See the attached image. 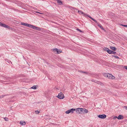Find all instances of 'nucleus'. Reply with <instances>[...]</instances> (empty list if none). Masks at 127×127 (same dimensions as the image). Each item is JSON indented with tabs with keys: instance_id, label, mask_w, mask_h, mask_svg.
Wrapping results in <instances>:
<instances>
[{
	"instance_id": "nucleus-1",
	"label": "nucleus",
	"mask_w": 127,
	"mask_h": 127,
	"mask_svg": "<svg viewBox=\"0 0 127 127\" xmlns=\"http://www.w3.org/2000/svg\"><path fill=\"white\" fill-rule=\"evenodd\" d=\"M52 51H53L55 54H58L62 52V50H61L58 49L57 48L52 49Z\"/></svg>"
},
{
	"instance_id": "nucleus-10",
	"label": "nucleus",
	"mask_w": 127,
	"mask_h": 127,
	"mask_svg": "<svg viewBox=\"0 0 127 127\" xmlns=\"http://www.w3.org/2000/svg\"><path fill=\"white\" fill-rule=\"evenodd\" d=\"M20 24L21 25H24V26H26L28 27H29V24H28L26 23H23V22H21Z\"/></svg>"
},
{
	"instance_id": "nucleus-31",
	"label": "nucleus",
	"mask_w": 127,
	"mask_h": 127,
	"mask_svg": "<svg viewBox=\"0 0 127 127\" xmlns=\"http://www.w3.org/2000/svg\"><path fill=\"white\" fill-rule=\"evenodd\" d=\"M5 96V95H2L0 96V98H3V96Z\"/></svg>"
},
{
	"instance_id": "nucleus-30",
	"label": "nucleus",
	"mask_w": 127,
	"mask_h": 127,
	"mask_svg": "<svg viewBox=\"0 0 127 127\" xmlns=\"http://www.w3.org/2000/svg\"><path fill=\"white\" fill-rule=\"evenodd\" d=\"M77 30L78 31H79L80 32H82V31L80 30L79 29H77Z\"/></svg>"
},
{
	"instance_id": "nucleus-18",
	"label": "nucleus",
	"mask_w": 127,
	"mask_h": 127,
	"mask_svg": "<svg viewBox=\"0 0 127 127\" xmlns=\"http://www.w3.org/2000/svg\"><path fill=\"white\" fill-rule=\"evenodd\" d=\"M108 73H104L103 75H104V76L105 77H107V75H108Z\"/></svg>"
},
{
	"instance_id": "nucleus-24",
	"label": "nucleus",
	"mask_w": 127,
	"mask_h": 127,
	"mask_svg": "<svg viewBox=\"0 0 127 127\" xmlns=\"http://www.w3.org/2000/svg\"><path fill=\"white\" fill-rule=\"evenodd\" d=\"M5 120L6 121H7L8 120V119L6 117H5L4 118Z\"/></svg>"
},
{
	"instance_id": "nucleus-27",
	"label": "nucleus",
	"mask_w": 127,
	"mask_h": 127,
	"mask_svg": "<svg viewBox=\"0 0 127 127\" xmlns=\"http://www.w3.org/2000/svg\"><path fill=\"white\" fill-rule=\"evenodd\" d=\"M35 112L36 113V114H38L39 113V111H35Z\"/></svg>"
},
{
	"instance_id": "nucleus-17",
	"label": "nucleus",
	"mask_w": 127,
	"mask_h": 127,
	"mask_svg": "<svg viewBox=\"0 0 127 127\" xmlns=\"http://www.w3.org/2000/svg\"><path fill=\"white\" fill-rule=\"evenodd\" d=\"M36 86H32V87H31V88L33 89H35L36 88Z\"/></svg>"
},
{
	"instance_id": "nucleus-13",
	"label": "nucleus",
	"mask_w": 127,
	"mask_h": 127,
	"mask_svg": "<svg viewBox=\"0 0 127 127\" xmlns=\"http://www.w3.org/2000/svg\"><path fill=\"white\" fill-rule=\"evenodd\" d=\"M3 25H4V26H3V27H5V28H7L8 29H10V26H9L7 25H6L4 24Z\"/></svg>"
},
{
	"instance_id": "nucleus-25",
	"label": "nucleus",
	"mask_w": 127,
	"mask_h": 127,
	"mask_svg": "<svg viewBox=\"0 0 127 127\" xmlns=\"http://www.w3.org/2000/svg\"><path fill=\"white\" fill-rule=\"evenodd\" d=\"M121 26H123L127 28V25H123V24H121Z\"/></svg>"
},
{
	"instance_id": "nucleus-28",
	"label": "nucleus",
	"mask_w": 127,
	"mask_h": 127,
	"mask_svg": "<svg viewBox=\"0 0 127 127\" xmlns=\"http://www.w3.org/2000/svg\"><path fill=\"white\" fill-rule=\"evenodd\" d=\"M116 52L114 51H112L111 54H115Z\"/></svg>"
},
{
	"instance_id": "nucleus-4",
	"label": "nucleus",
	"mask_w": 127,
	"mask_h": 127,
	"mask_svg": "<svg viewBox=\"0 0 127 127\" xmlns=\"http://www.w3.org/2000/svg\"><path fill=\"white\" fill-rule=\"evenodd\" d=\"M28 27L37 30H39V27H36L33 25L30 24H29Z\"/></svg>"
},
{
	"instance_id": "nucleus-22",
	"label": "nucleus",
	"mask_w": 127,
	"mask_h": 127,
	"mask_svg": "<svg viewBox=\"0 0 127 127\" xmlns=\"http://www.w3.org/2000/svg\"><path fill=\"white\" fill-rule=\"evenodd\" d=\"M112 57H114L115 58H116L117 59H118L119 58V57H118L117 56H114V55H112Z\"/></svg>"
},
{
	"instance_id": "nucleus-5",
	"label": "nucleus",
	"mask_w": 127,
	"mask_h": 127,
	"mask_svg": "<svg viewBox=\"0 0 127 127\" xmlns=\"http://www.w3.org/2000/svg\"><path fill=\"white\" fill-rule=\"evenodd\" d=\"M108 75L107 76V78L110 79H114L115 78V77L112 75L111 74H109L108 73Z\"/></svg>"
},
{
	"instance_id": "nucleus-21",
	"label": "nucleus",
	"mask_w": 127,
	"mask_h": 127,
	"mask_svg": "<svg viewBox=\"0 0 127 127\" xmlns=\"http://www.w3.org/2000/svg\"><path fill=\"white\" fill-rule=\"evenodd\" d=\"M83 15L85 17H87V16H88L89 17V16L88 15H87L86 14H85L83 13Z\"/></svg>"
},
{
	"instance_id": "nucleus-36",
	"label": "nucleus",
	"mask_w": 127,
	"mask_h": 127,
	"mask_svg": "<svg viewBox=\"0 0 127 127\" xmlns=\"http://www.w3.org/2000/svg\"><path fill=\"white\" fill-rule=\"evenodd\" d=\"M82 72V73H86L85 72L82 71V72Z\"/></svg>"
},
{
	"instance_id": "nucleus-6",
	"label": "nucleus",
	"mask_w": 127,
	"mask_h": 127,
	"mask_svg": "<svg viewBox=\"0 0 127 127\" xmlns=\"http://www.w3.org/2000/svg\"><path fill=\"white\" fill-rule=\"evenodd\" d=\"M98 118L101 119H105L106 117V115L104 114L100 115L98 116Z\"/></svg>"
},
{
	"instance_id": "nucleus-33",
	"label": "nucleus",
	"mask_w": 127,
	"mask_h": 127,
	"mask_svg": "<svg viewBox=\"0 0 127 127\" xmlns=\"http://www.w3.org/2000/svg\"><path fill=\"white\" fill-rule=\"evenodd\" d=\"M35 12L36 13H39L41 14H43V13H40V12H37V11H36V12Z\"/></svg>"
},
{
	"instance_id": "nucleus-29",
	"label": "nucleus",
	"mask_w": 127,
	"mask_h": 127,
	"mask_svg": "<svg viewBox=\"0 0 127 127\" xmlns=\"http://www.w3.org/2000/svg\"><path fill=\"white\" fill-rule=\"evenodd\" d=\"M117 118L118 119V117H117V116H115L114 117L113 119H115Z\"/></svg>"
},
{
	"instance_id": "nucleus-7",
	"label": "nucleus",
	"mask_w": 127,
	"mask_h": 127,
	"mask_svg": "<svg viewBox=\"0 0 127 127\" xmlns=\"http://www.w3.org/2000/svg\"><path fill=\"white\" fill-rule=\"evenodd\" d=\"M83 108H78L76 109H75L76 112L77 113H80L81 112H82L83 111Z\"/></svg>"
},
{
	"instance_id": "nucleus-9",
	"label": "nucleus",
	"mask_w": 127,
	"mask_h": 127,
	"mask_svg": "<svg viewBox=\"0 0 127 127\" xmlns=\"http://www.w3.org/2000/svg\"><path fill=\"white\" fill-rule=\"evenodd\" d=\"M124 118V116L121 115H119L118 117V120L123 119Z\"/></svg>"
},
{
	"instance_id": "nucleus-8",
	"label": "nucleus",
	"mask_w": 127,
	"mask_h": 127,
	"mask_svg": "<svg viewBox=\"0 0 127 127\" xmlns=\"http://www.w3.org/2000/svg\"><path fill=\"white\" fill-rule=\"evenodd\" d=\"M89 17L90 18V19H92L95 22V23H96L97 25L98 26L99 25H100V24H99V23L97 22L96 20H95L93 19V18H92V17H91V16H89Z\"/></svg>"
},
{
	"instance_id": "nucleus-20",
	"label": "nucleus",
	"mask_w": 127,
	"mask_h": 127,
	"mask_svg": "<svg viewBox=\"0 0 127 127\" xmlns=\"http://www.w3.org/2000/svg\"><path fill=\"white\" fill-rule=\"evenodd\" d=\"M4 24L2 23L1 22H0V26L3 27V26H4Z\"/></svg>"
},
{
	"instance_id": "nucleus-12",
	"label": "nucleus",
	"mask_w": 127,
	"mask_h": 127,
	"mask_svg": "<svg viewBox=\"0 0 127 127\" xmlns=\"http://www.w3.org/2000/svg\"><path fill=\"white\" fill-rule=\"evenodd\" d=\"M20 124L22 125H24L26 124V123L25 121H21L20 122Z\"/></svg>"
},
{
	"instance_id": "nucleus-32",
	"label": "nucleus",
	"mask_w": 127,
	"mask_h": 127,
	"mask_svg": "<svg viewBox=\"0 0 127 127\" xmlns=\"http://www.w3.org/2000/svg\"><path fill=\"white\" fill-rule=\"evenodd\" d=\"M124 108L126 110H127V106H124Z\"/></svg>"
},
{
	"instance_id": "nucleus-35",
	"label": "nucleus",
	"mask_w": 127,
	"mask_h": 127,
	"mask_svg": "<svg viewBox=\"0 0 127 127\" xmlns=\"http://www.w3.org/2000/svg\"><path fill=\"white\" fill-rule=\"evenodd\" d=\"M110 48H115V47H114L110 46Z\"/></svg>"
},
{
	"instance_id": "nucleus-23",
	"label": "nucleus",
	"mask_w": 127,
	"mask_h": 127,
	"mask_svg": "<svg viewBox=\"0 0 127 127\" xmlns=\"http://www.w3.org/2000/svg\"><path fill=\"white\" fill-rule=\"evenodd\" d=\"M108 48H103V50L105 51H106L107 52V50H108Z\"/></svg>"
},
{
	"instance_id": "nucleus-3",
	"label": "nucleus",
	"mask_w": 127,
	"mask_h": 127,
	"mask_svg": "<svg viewBox=\"0 0 127 127\" xmlns=\"http://www.w3.org/2000/svg\"><path fill=\"white\" fill-rule=\"evenodd\" d=\"M57 97L60 99H63L64 98V94L62 92H60L59 94Z\"/></svg>"
},
{
	"instance_id": "nucleus-2",
	"label": "nucleus",
	"mask_w": 127,
	"mask_h": 127,
	"mask_svg": "<svg viewBox=\"0 0 127 127\" xmlns=\"http://www.w3.org/2000/svg\"><path fill=\"white\" fill-rule=\"evenodd\" d=\"M75 111V109L72 108L66 111L65 113L66 114H69V113H73Z\"/></svg>"
},
{
	"instance_id": "nucleus-34",
	"label": "nucleus",
	"mask_w": 127,
	"mask_h": 127,
	"mask_svg": "<svg viewBox=\"0 0 127 127\" xmlns=\"http://www.w3.org/2000/svg\"><path fill=\"white\" fill-rule=\"evenodd\" d=\"M124 68L127 70V66H124Z\"/></svg>"
},
{
	"instance_id": "nucleus-16",
	"label": "nucleus",
	"mask_w": 127,
	"mask_h": 127,
	"mask_svg": "<svg viewBox=\"0 0 127 127\" xmlns=\"http://www.w3.org/2000/svg\"><path fill=\"white\" fill-rule=\"evenodd\" d=\"M107 50V52L109 54H111L112 52V51L111 50H110L108 49V50Z\"/></svg>"
},
{
	"instance_id": "nucleus-15",
	"label": "nucleus",
	"mask_w": 127,
	"mask_h": 127,
	"mask_svg": "<svg viewBox=\"0 0 127 127\" xmlns=\"http://www.w3.org/2000/svg\"><path fill=\"white\" fill-rule=\"evenodd\" d=\"M102 30H104V29L102 27L101 25L100 24L99 26H98Z\"/></svg>"
},
{
	"instance_id": "nucleus-19",
	"label": "nucleus",
	"mask_w": 127,
	"mask_h": 127,
	"mask_svg": "<svg viewBox=\"0 0 127 127\" xmlns=\"http://www.w3.org/2000/svg\"><path fill=\"white\" fill-rule=\"evenodd\" d=\"M78 12L79 13V14H83V13L82 11L81 10H79L78 11Z\"/></svg>"
},
{
	"instance_id": "nucleus-14",
	"label": "nucleus",
	"mask_w": 127,
	"mask_h": 127,
	"mask_svg": "<svg viewBox=\"0 0 127 127\" xmlns=\"http://www.w3.org/2000/svg\"><path fill=\"white\" fill-rule=\"evenodd\" d=\"M83 112H84V113H88V110L87 109H86L83 108Z\"/></svg>"
},
{
	"instance_id": "nucleus-26",
	"label": "nucleus",
	"mask_w": 127,
	"mask_h": 127,
	"mask_svg": "<svg viewBox=\"0 0 127 127\" xmlns=\"http://www.w3.org/2000/svg\"><path fill=\"white\" fill-rule=\"evenodd\" d=\"M113 51H115L116 50L117 48H111Z\"/></svg>"
},
{
	"instance_id": "nucleus-11",
	"label": "nucleus",
	"mask_w": 127,
	"mask_h": 127,
	"mask_svg": "<svg viewBox=\"0 0 127 127\" xmlns=\"http://www.w3.org/2000/svg\"><path fill=\"white\" fill-rule=\"evenodd\" d=\"M57 3L59 5H61L63 4V3L60 0H57Z\"/></svg>"
}]
</instances>
